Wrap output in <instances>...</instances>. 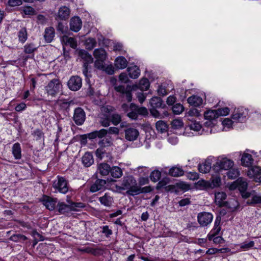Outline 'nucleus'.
<instances>
[{"label":"nucleus","mask_w":261,"mask_h":261,"mask_svg":"<svg viewBox=\"0 0 261 261\" xmlns=\"http://www.w3.org/2000/svg\"><path fill=\"white\" fill-rule=\"evenodd\" d=\"M211 163L209 160L205 161L203 163L198 165L199 171L202 173H206L210 172L212 168Z\"/></svg>","instance_id":"29"},{"label":"nucleus","mask_w":261,"mask_h":261,"mask_svg":"<svg viewBox=\"0 0 261 261\" xmlns=\"http://www.w3.org/2000/svg\"><path fill=\"white\" fill-rule=\"evenodd\" d=\"M98 170L99 173L102 176H106L109 174L111 171V167L107 163H103L98 165Z\"/></svg>","instance_id":"31"},{"label":"nucleus","mask_w":261,"mask_h":261,"mask_svg":"<svg viewBox=\"0 0 261 261\" xmlns=\"http://www.w3.org/2000/svg\"><path fill=\"white\" fill-rule=\"evenodd\" d=\"M70 12V9L67 7H61L58 11V14L56 17V19L57 20L59 19L62 20H67L69 17Z\"/></svg>","instance_id":"17"},{"label":"nucleus","mask_w":261,"mask_h":261,"mask_svg":"<svg viewBox=\"0 0 261 261\" xmlns=\"http://www.w3.org/2000/svg\"><path fill=\"white\" fill-rule=\"evenodd\" d=\"M72 211V208L70 204H67L64 202H58L56 212H58L59 214H66L70 213Z\"/></svg>","instance_id":"19"},{"label":"nucleus","mask_w":261,"mask_h":261,"mask_svg":"<svg viewBox=\"0 0 261 261\" xmlns=\"http://www.w3.org/2000/svg\"><path fill=\"white\" fill-rule=\"evenodd\" d=\"M27 237L21 234H14L12 235L10 240L15 242H23L27 240Z\"/></svg>","instance_id":"43"},{"label":"nucleus","mask_w":261,"mask_h":261,"mask_svg":"<svg viewBox=\"0 0 261 261\" xmlns=\"http://www.w3.org/2000/svg\"><path fill=\"white\" fill-rule=\"evenodd\" d=\"M115 89L117 92H120L125 94L126 100L128 102H130L132 100V95L131 93L132 87L127 85L125 88L124 86H115Z\"/></svg>","instance_id":"15"},{"label":"nucleus","mask_w":261,"mask_h":261,"mask_svg":"<svg viewBox=\"0 0 261 261\" xmlns=\"http://www.w3.org/2000/svg\"><path fill=\"white\" fill-rule=\"evenodd\" d=\"M22 11L25 15H34L36 14L35 10L31 6L23 7Z\"/></svg>","instance_id":"55"},{"label":"nucleus","mask_w":261,"mask_h":261,"mask_svg":"<svg viewBox=\"0 0 261 261\" xmlns=\"http://www.w3.org/2000/svg\"><path fill=\"white\" fill-rule=\"evenodd\" d=\"M129 76L132 79H137L140 75V69L137 66H133L127 68Z\"/></svg>","instance_id":"36"},{"label":"nucleus","mask_w":261,"mask_h":261,"mask_svg":"<svg viewBox=\"0 0 261 261\" xmlns=\"http://www.w3.org/2000/svg\"><path fill=\"white\" fill-rule=\"evenodd\" d=\"M55 35V29L53 27H50L45 29L44 38L47 43L51 42Z\"/></svg>","instance_id":"26"},{"label":"nucleus","mask_w":261,"mask_h":261,"mask_svg":"<svg viewBox=\"0 0 261 261\" xmlns=\"http://www.w3.org/2000/svg\"><path fill=\"white\" fill-rule=\"evenodd\" d=\"M152 191V189L150 186H146L143 188H141L139 186L137 187V189H134L133 192H135V195H138L140 193H146L150 192Z\"/></svg>","instance_id":"49"},{"label":"nucleus","mask_w":261,"mask_h":261,"mask_svg":"<svg viewBox=\"0 0 261 261\" xmlns=\"http://www.w3.org/2000/svg\"><path fill=\"white\" fill-rule=\"evenodd\" d=\"M98 200L101 204L108 207H110L114 202L113 197L108 193H106L103 196L99 197Z\"/></svg>","instance_id":"21"},{"label":"nucleus","mask_w":261,"mask_h":261,"mask_svg":"<svg viewBox=\"0 0 261 261\" xmlns=\"http://www.w3.org/2000/svg\"><path fill=\"white\" fill-rule=\"evenodd\" d=\"M226 194L223 192H217L215 194V203L219 206H227L228 202L225 201Z\"/></svg>","instance_id":"18"},{"label":"nucleus","mask_w":261,"mask_h":261,"mask_svg":"<svg viewBox=\"0 0 261 261\" xmlns=\"http://www.w3.org/2000/svg\"><path fill=\"white\" fill-rule=\"evenodd\" d=\"M216 111L218 114V117L221 116H226L229 113V109L227 107L218 109V110H216Z\"/></svg>","instance_id":"58"},{"label":"nucleus","mask_w":261,"mask_h":261,"mask_svg":"<svg viewBox=\"0 0 261 261\" xmlns=\"http://www.w3.org/2000/svg\"><path fill=\"white\" fill-rule=\"evenodd\" d=\"M57 31L61 34H65L68 32V27L66 23L59 22L57 27Z\"/></svg>","instance_id":"48"},{"label":"nucleus","mask_w":261,"mask_h":261,"mask_svg":"<svg viewBox=\"0 0 261 261\" xmlns=\"http://www.w3.org/2000/svg\"><path fill=\"white\" fill-rule=\"evenodd\" d=\"M148 111L145 107H139L136 105L130 103V110L127 114V116L131 119L136 120L138 118V115L146 116Z\"/></svg>","instance_id":"4"},{"label":"nucleus","mask_w":261,"mask_h":261,"mask_svg":"<svg viewBox=\"0 0 261 261\" xmlns=\"http://www.w3.org/2000/svg\"><path fill=\"white\" fill-rule=\"evenodd\" d=\"M248 115V111L246 109L243 107L239 108L234 110L232 114V119L236 122H242L245 121Z\"/></svg>","instance_id":"8"},{"label":"nucleus","mask_w":261,"mask_h":261,"mask_svg":"<svg viewBox=\"0 0 261 261\" xmlns=\"http://www.w3.org/2000/svg\"><path fill=\"white\" fill-rule=\"evenodd\" d=\"M74 102L73 101L71 100L70 101H64L61 103V107L62 109L66 110L67 111H68L69 110V108L71 105H73Z\"/></svg>","instance_id":"64"},{"label":"nucleus","mask_w":261,"mask_h":261,"mask_svg":"<svg viewBox=\"0 0 261 261\" xmlns=\"http://www.w3.org/2000/svg\"><path fill=\"white\" fill-rule=\"evenodd\" d=\"M155 126L158 131L161 133L166 132L168 128L167 124L162 120H159L156 122Z\"/></svg>","instance_id":"41"},{"label":"nucleus","mask_w":261,"mask_h":261,"mask_svg":"<svg viewBox=\"0 0 261 261\" xmlns=\"http://www.w3.org/2000/svg\"><path fill=\"white\" fill-rule=\"evenodd\" d=\"M78 54L79 57H80L84 60V62L93 63V58L92 57L91 55H90L85 50H80L79 51Z\"/></svg>","instance_id":"33"},{"label":"nucleus","mask_w":261,"mask_h":261,"mask_svg":"<svg viewBox=\"0 0 261 261\" xmlns=\"http://www.w3.org/2000/svg\"><path fill=\"white\" fill-rule=\"evenodd\" d=\"M102 233L105 234L107 238H109L111 234H112V230L109 228V226L107 225L103 226L102 227Z\"/></svg>","instance_id":"60"},{"label":"nucleus","mask_w":261,"mask_h":261,"mask_svg":"<svg viewBox=\"0 0 261 261\" xmlns=\"http://www.w3.org/2000/svg\"><path fill=\"white\" fill-rule=\"evenodd\" d=\"M82 163L85 167H90L93 163L92 154L90 152H86L82 157Z\"/></svg>","instance_id":"30"},{"label":"nucleus","mask_w":261,"mask_h":261,"mask_svg":"<svg viewBox=\"0 0 261 261\" xmlns=\"http://www.w3.org/2000/svg\"><path fill=\"white\" fill-rule=\"evenodd\" d=\"M204 118L206 121L204 125L207 127H212L217 123V119L218 118L216 110H210L204 113Z\"/></svg>","instance_id":"7"},{"label":"nucleus","mask_w":261,"mask_h":261,"mask_svg":"<svg viewBox=\"0 0 261 261\" xmlns=\"http://www.w3.org/2000/svg\"><path fill=\"white\" fill-rule=\"evenodd\" d=\"M196 186L197 188H199L200 189H204V188H206L208 187H210L209 183L204 180H199L196 183Z\"/></svg>","instance_id":"61"},{"label":"nucleus","mask_w":261,"mask_h":261,"mask_svg":"<svg viewBox=\"0 0 261 261\" xmlns=\"http://www.w3.org/2000/svg\"><path fill=\"white\" fill-rule=\"evenodd\" d=\"M38 46L34 43H27L24 46V52L28 54H33L37 50Z\"/></svg>","instance_id":"38"},{"label":"nucleus","mask_w":261,"mask_h":261,"mask_svg":"<svg viewBox=\"0 0 261 261\" xmlns=\"http://www.w3.org/2000/svg\"><path fill=\"white\" fill-rule=\"evenodd\" d=\"M227 172V175L229 179H234L239 175V171L237 169L230 168Z\"/></svg>","instance_id":"51"},{"label":"nucleus","mask_w":261,"mask_h":261,"mask_svg":"<svg viewBox=\"0 0 261 261\" xmlns=\"http://www.w3.org/2000/svg\"><path fill=\"white\" fill-rule=\"evenodd\" d=\"M107 181L105 179H97L92 184L90 188V191L92 193L100 190H105L107 188Z\"/></svg>","instance_id":"14"},{"label":"nucleus","mask_w":261,"mask_h":261,"mask_svg":"<svg viewBox=\"0 0 261 261\" xmlns=\"http://www.w3.org/2000/svg\"><path fill=\"white\" fill-rule=\"evenodd\" d=\"M32 134L35 138L36 140H39L44 138L43 132L39 129H35Z\"/></svg>","instance_id":"56"},{"label":"nucleus","mask_w":261,"mask_h":261,"mask_svg":"<svg viewBox=\"0 0 261 261\" xmlns=\"http://www.w3.org/2000/svg\"><path fill=\"white\" fill-rule=\"evenodd\" d=\"M115 65L117 68L124 69L127 65V61L124 57H118L115 60Z\"/></svg>","instance_id":"35"},{"label":"nucleus","mask_w":261,"mask_h":261,"mask_svg":"<svg viewBox=\"0 0 261 261\" xmlns=\"http://www.w3.org/2000/svg\"><path fill=\"white\" fill-rule=\"evenodd\" d=\"M247 176L256 182H261V168L254 166L248 169Z\"/></svg>","instance_id":"13"},{"label":"nucleus","mask_w":261,"mask_h":261,"mask_svg":"<svg viewBox=\"0 0 261 261\" xmlns=\"http://www.w3.org/2000/svg\"><path fill=\"white\" fill-rule=\"evenodd\" d=\"M168 174L173 177H179L184 174V171L179 166H175L169 169Z\"/></svg>","instance_id":"27"},{"label":"nucleus","mask_w":261,"mask_h":261,"mask_svg":"<svg viewBox=\"0 0 261 261\" xmlns=\"http://www.w3.org/2000/svg\"><path fill=\"white\" fill-rule=\"evenodd\" d=\"M161 172L159 170H154L153 171L150 175V178L151 181L153 182H156L161 178Z\"/></svg>","instance_id":"52"},{"label":"nucleus","mask_w":261,"mask_h":261,"mask_svg":"<svg viewBox=\"0 0 261 261\" xmlns=\"http://www.w3.org/2000/svg\"><path fill=\"white\" fill-rule=\"evenodd\" d=\"M62 85L58 79L51 80L45 87V90L48 96L55 97L62 89Z\"/></svg>","instance_id":"2"},{"label":"nucleus","mask_w":261,"mask_h":261,"mask_svg":"<svg viewBox=\"0 0 261 261\" xmlns=\"http://www.w3.org/2000/svg\"><path fill=\"white\" fill-rule=\"evenodd\" d=\"M253 160L252 155L248 153H244L241 158V164L243 166L249 167L253 164Z\"/></svg>","instance_id":"32"},{"label":"nucleus","mask_w":261,"mask_h":261,"mask_svg":"<svg viewBox=\"0 0 261 261\" xmlns=\"http://www.w3.org/2000/svg\"><path fill=\"white\" fill-rule=\"evenodd\" d=\"M188 102L190 105L196 107L202 105L203 100L202 98L197 95H192L187 99Z\"/></svg>","instance_id":"28"},{"label":"nucleus","mask_w":261,"mask_h":261,"mask_svg":"<svg viewBox=\"0 0 261 261\" xmlns=\"http://www.w3.org/2000/svg\"><path fill=\"white\" fill-rule=\"evenodd\" d=\"M137 181L135 177L132 175H127L123 177L119 189L122 190H127L126 193L128 195L134 196L135 192L133 191L137 189Z\"/></svg>","instance_id":"1"},{"label":"nucleus","mask_w":261,"mask_h":261,"mask_svg":"<svg viewBox=\"0 0 261 261\" xmlns=\"http://www.w3.org/2000/svg\"><path fill=\"white\" fill-rule=\"evenodd\" d=\"M150 103L151 108L166 109L167 108L166 105L163 103V101L160 97H153L150 100Z\"/></svg>","instance_id":"22"},{"label":"nucleus","mask_w":261,"mask_h":261,"mask_svg":"<svg viewBox=\"0 0 261 261\" xmlns=\"http://www.w3.org/2000/svg\"><path fill=\"white\" fill-rule=\"evenodd\" d=\"M149 87V82L148 80L146 78H143L140 81L139 84L133 85L132 86V89L133 90V91H135L139 89L142 91H143L147 90Z\"/></svg>","instance_id":"24"},{"label":"nucleus","mask_w":261,"mask_h":261,"mask_svg":"<svg viewBox=\"0 0 261 261\" xmlns=\"http://www.w3.org/2000/svg\"><path fill=\"white\" fill-rule=\"evenodd\" d=\"M189 126L191 129L194 130L195 131H199L201 128V126L199 123L196 121H192L191 123L189 124Z\"/></svg>","instance_id":"62"},{"label":"nucleus","mask_w":261,"mask_h":261,"mask_svg":"<svg viewBox=\"0 0 261 261\" xmlns=\"http://www.w3.org/2000/svg\"><path fill=\"white\" fill-rule=\"evenodd\" d=\"M57 178L58 179L53 184V188L61 193L66 194L69 190L68 181L63 177L58 176Z\"/></svg>","instance_id":"6"},{"label":"nucleus","mask_w":261,"mask_h":261,"mask_svg":"<svg viewBox=\"0 0 261 261\" xmlns=\"http://www.w3.org/2000/svg\"><path fill=\"white\" fill-rule=\"evenodd\" d=\"M8 4L9 6L14 7L22 4V0H9Z\"/></svg>","instance_id":"63"},{"label":"nucleus","mask_w":261,"mask_h":261,"mask_svg":"<svg viewBox=\"0 0 261 261\" xmlns=\"http://www.w3.org/2000/svg\"><path fill=\"white\" fill-rule=\"evenodd\" d=\"M12 153L16 160L21 158V149L19 143H15L12 146Z\"/></svg>","instance_id":"34"},{"label":"nucleus","mask_w":261,"mask_h":261,"mask_svg":"<svg viewBox=\"0 0 261 261\" xmlns=\"http://www.w3.org/2000/svg\"><path fill=\"white\" fill-rule=\"evenodd\" d=\"M233 166V162L227 158H218L213 165L212 169L216 173L221 171L228 170Z\"/></svg>","instance_id":"3"},{"label":"nucleus","mask_w":261,"mask_h":261,"mask_svg":"<svg viewBox=\"0 0 261 261\" xmlns=\"http://www.w3.org/2000/svg\"><path fill=\"white\" fill-rule=\"evenodd\" d=\"M108 134V130L106 129H101L99 130L93 131L86 135L87 138L92 140L96 138H102Z\"/></svg>","instance_id":"25"},{"label":"nucleus","mask_w":261,"mask_h":261,"mask_svg":"<svg viewBox=\"0 0 261 261\" xmlns=\"http://www.w3.org/2000/svg\"><path fill=\"white\" fill-rule=\"evenodd\" d=\"M18 37L20 42L24 43L28 38V34L25 28H21L18 33Z\"/></svg>","instance_id":"45"},{"label":"nucleus","mask_w":261,"mask_h":261,"mask_svg":"<svg viewBox=\"0 0 261 261\" xmlns=\"http://www.w3.org/2000/svg\"><path fill=\"white\" fill-rule=\"evenodd\" d=\"M43 204L46 206V208L49 211H53L55 209L56 205L57 202V198H53L49 196H45L42 200Z\"/></svg>","instance_id":"20"},{"label":"nucleus","mask_w":261,"mask_h":261,"mask_svg":"<svg viewBox=\"0 0 261 261\" xmlns=\"http://www.w3.org/2000/svg\"><path fill=\"white\" fill-rule=\"evenodd\" d=\"M125 139L128 141H134L137 139L139 136V132L137 129L132 127H126L124 129Z\"/></svg>","instance_id":"12"},{"label":"nucleus","mask_w":261,"mask_h":261,"mask_svg":"<svg viewBox=\"0 0 261 261\" xmlns=\"http://www.w3.org/2000/svg\"><path fill=\"white\" fill-rule=\"evenodd\" d=\"M86 119V114L84 110L81 107L74 109L73 120L77 125H82Z\"/></svg>","instance_id":"10"},{"label":"nucleus","mask_w":261,"mask_h":261,"mask_svg":"<svg viewBox=\"0 0 261 261\" xmlns=\"http://www.w3.org/2000/svg\"><path fill=\"white\" fill-rule=\"evenodd\" d=\"M221 184V178L220 176H216L212 178L211 183H209V186L212 188H214L219 187Z\"/></svg>","instance_id":"46"},{"label":"nucleus","mask_w":261,"mask_h":261,"mask_svg":"<svg viewBox=\"0 0 261 261\" xmlns=\"http://www.w3.org/2000/svg\"><path fill=\"white\" fill-rule=\"evenodd\" d=\"M111 122L114 125H117L121 121V116L117 113L109 114Z\"/></svg>","instance_id":"44"},{"label":"nucleus","mask_w":261,"mask_h":261,"mask_svg":"<svg viewBox=\"0 0 261 261\" xmlns=\"http://www.w3.org/2000/svg\"><path fill=\"white\" fill-rule=\"evenodd\" d=\"M82 26V22L78 16H74L70 19V29L75 32L79 31Z\"/></svg>","instance_id":"16"},{"label":"nucleus","mask_w":261,"mask_h":261,"mask_svg":"<svg viewBox=\"0 0 261 261\" xmlns=\"http://www.w3.org/2000/svg\"><path fill=\"white\" fill-rule=\"evenodd\" d=\"M172 127L179 129L183 126V122L180 119H175L171 122Z\"/></svg>","instance_id":"57"},{"label":"nucleus","mask_w":261,"mask_h":261,"mask_svg":"<svg viewBox=\"0 0 261 261\" xmlns=\"http://www.w3.org/2000/svg\"><path fill=\"white\" fill-rule=\"evenodd\" d=\"M220 218L217 217L214 223V226L213 229L211 230V233H213L214 234H218L219 232L221 230V226L220 225Z\"/></svg>","instance_id":"47"},{"label":"nucleus","mask_w":261,"mask_h":261,"mask_svg":"<svg viewBox=\"0 0 261 261\" xmlns=\"http://www.w3.org/2000/svg\"><path fill=\"white\" fill-rule=\"evenodd\" d=\"M111 122L109 115H104L100 118V123L103 127H108L110 125Z\"/></svg>","instance_id":"54"},{"label":"nucleus","mask_w":261,"mask_h":261,"mask_svg":"<svg viewBox=\"0 0 261 261\" xmlns=\"http://www.w3.org/2000/svg\"><path fill=\"white\" fill-rule=\"evenodd\" d=\"M213 219V215L208 212H203L199 213L197 216V220L200 226H206L210 224Z\"/></svg>","instance_id":"9"},{"label":"nucleus","mask_w":261,"mask_h":261,"mask_svg":"<svg viewBox=\"0 0 261 261\" xmlns=\"http://www.w3.org/2000/svg\"><path fill=\"white\" fill-rule=\"evenodd\" d=\"M67 85L70 90L76 91L82 87V80L77 75H73L68 81Z\"/></svg>","instance_id":"11"},{"label":"nucleus","mask_w":261,"mask_h":261,"mask_svg":"<svg viewBox=\"0 0 261 261\" xmlns=\"http://www.w3.org/2000/svg\"><path fill=\"white\" fill-rule=\"evenodd\" d=\"M248 183L246 180L243 178H239L234 183L231 185L232 188H237L242 193V196L245 198H249L250 196V193L246 192L247 189Z\"/></svg>","instance_id":"5"},{"label":"nucleus","mask_w":261,"mask_h":261,"mask_svg":"<svg viewBox=\"0 0 261 261\" xmlns=\"http://www.w3.org/2000/svg\"><path fill=\"white\" fill-rule=\"evenodd\" d=\"M96 45V41L95 39L89 38L86 40L85 45L87 49H92Z\"/></svg>","instance_id":"50"},{"label":"nucleus","mask_w":261,"mask_h":261,"mask_svg":"<svg viewBox=\"0 0 261 261\" xmlns=\"http://www.w3.org/2000/svg\"><path fill=\"white\" fill-rule=\"evenodd\" d=\"M249 198L247 201V203L249 205H254L261 203V196L259 195L252 194Z\"/></svg>","instance_id":"37"},{"label":"nucleus","mask_w":261,"mask_h":261,"mask_svg":"<svg viewBox=\"0 0 261 261\" xmlns=\"http://www.w3.org/2000/svg\"><path fill=\"white\" fill-rule=\"evenodd\" d=\"M150 112L151 115L154 118L162 119L165 117H167L169 114L166 109H162L158 110L156 108L150 109Z\"/></svg>","instance_id":"23"},{"label":"nucleus","mask_w":261,"mask_h":261,"mask_svg":"<svg viewBox=\"0 0 261 261\" xmlns=\"http://www.w3.org/2000/svg\"><path fill=\"white\" fill-rule=\"evenodd\" d=\"M110 173L112 176L114 178H119L122 175V170L117 166H114L111 168Z\"/></svg>","instance_id":"42"},{"label":"nucleus","mask_w":261,"mask_h":261,"mask_svg":"<svg viewBox=\"0 0 261 261\" xmlns=\"http://www.w3.org/2000/svg\"><path fill=\"white\" fill-rule=\"evenodd\" d=\"M92 63L84 62L83 65V73L86 78L91 76V71L92 69L91 64Z\"/></svg>","instance_id":"40"},{"label":"nucleus","mask_w":261,"mask_h":261,"mask_svg":"<svg viewBox=\"0 0 261 261\" xmlns=\"http://www.w3.org/2000/svg\"><path fill=\"white\" fill-rule=\"evenodd\" d=\"M93 55L96 59H106L107 54L105 50L102 48L94 50Z\"/></svg>","instance_id":"39"},{"label":"nucleus","mask_w":261,"mask_h":261,"mask_svg":"<svg viewBox=\"0 0 261 261\" xmlns=\"http://www.w3.org/2000/svg\"><path fill=\"white\" fill-rule=\"evenodd\" d=\"M96 61L94 63L95 67L99 69H104L105 65L104 62L106 60L105 59H96Z\"/></svg>","instance_id":"59"},{"label":"nucleus","mask_w":261,"mask_h":261,"mask_svg":"<svg viewBox=\"0 0 261 261\" xmlns=\"http://www.w3.org/2000/svg\"><path fill=\"white\" fill-rule=\"evenodd\" d=\"M184 110L183 106L179 103H177L174 105L172 107V111L174 114L178 115L181 113Z\"/></svg>","instance_id":"53"}]
</instances>
